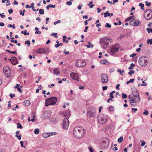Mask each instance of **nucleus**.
I'll use <instances>...</instances> for the list:
<instances>
[{
    "mask_svg": "<svg viewBox=\"0 0 152 152\" xmlns=\"http://www.w3.org/2000/svg\"><path fill=\"white\" fill-rule=\"evenodd\" d=\"M86 131L84 130L83 127L77 126L74 128L73 133L74 136L76 138L82 137L86 133Z\"/></svg>",
    "mask_w": 152,
    "mask_h": 152,
    "instance_id": "nucleus-1",
    "label": "nucleus"
},
{
    "mask_svg": "<svg viewBox=\"0 0 152 152\" xmlns=\"http://www.w3.org/2000/svg\"><path fill=\"white\" fill-rule=\"evenodd\" d=\"M58 100L56 97H51L47 99L45 103V106L48 107L50 105H54L56 102Z\"/></svg>",
    "mask_w": 152,
    "mask_h": 152,
    "instance_id": "nucleus-2",
    "label": "nucleus"
},
{
    "mask_svg": "<svg viewBox=\"0 0 152 152\" xmlns=\"http://www.w3.org/2000/svg\"><path fill=\"white\" fill-rule=\"evenodd\" d=\"M138 62L140 66L142 67H145L148 63V58L145 56H142L139 58Z\"/></svg>",
    "mask_w": 152,
    "mask_h": 152,
    "instance_id": "nucleus-3",
    "label": "nucleus"
},
{
    "mask_svg": "<svg viewBox=\"0 0 152 152\" xmlns=\"http://www.w3.org/2000/svg\"><path fill=\"white\" fill-rule=\"evenodd\" d=\"M102 82L104 83H106L108 81V77L106 74H102L101 75Z\"/></svg>",
    "mask_w": 152,
    "mask_h": 152,
    "instance_id": "nucleus-4",
    "label": "nucleus"
},
{
    "mask_svg": "<svg viewBox=\"0 0 152 152\" xmlns=\"http://www.w3.org/2000/svg\"><path fill=\"white\" fill-rule=\"evenodd\" d=\"M69 124V122L68 119L65 118L63 120V129H68Z\"/></svg>",
    "mask_w": 152,
    "mask_h": 152,
    "instance_id": "nucleus-5",
    "label": "nucleus"
},
{
    "mask_svg": "<svg viewBox=\"0 0 152 152\" xmlns=\"http://www.w3.org/2000/svg\"><path fill=\"white\" fill-rule=\"evenodd\" d=\"M145 16L149 17L148 19H151L152 17V10L151 9H149L146 10L144 13V17Z\"/></svg>",
    "mask_w": 152,
    "mask_h": 152,
    "instance_id": "nucleus-6",
    "label": "nucleus"
},
{
    "mask_svg": "<svg viewBox=\"0 0 152 152\" xmlns=\"http://www.w3.org/2000/svg\"><path fill=\"white\" fill-rule=\"evenodd\" d=\"M86 64L85 61L82 60H79L76 61L75 65L77 67H82L84 66Z\"/></svg>",
    "mask_w": 152,
    "mask_h": 152,
    "instance_id": "nucleus-7",
    "label": "nucleus"
},
{
    "mask_svg": "<svg viewBox=\"0 0 152 152\" xmlns=\"http://www.w3.org/2000/svg\"><path fill=\"white\" fill-rule=\"evenodd\" d=\"M96 110L94 109L91 110L87 113V116L88 117L92 118L96 115Z\"/></svg>",
    "mask_w": 152,
    "mask_h": 152,
    "instance_id": "nucleus-8",
    "label": "nucleus"
},
{
    "mask_svg": "<svg viewBox=\"0 0 152 152\" xmlns=\"http://www.w3.org/2000/svg\"><path fill=\"white\" fill-rule=\"evenodd\" d=\"M140 22L137 20H132L130 22V24L132 26H138L140 24Z\"/></svg>",
    "mask_w": 152,
    "mask_h": 152,
    "instance_id": "nucleus-9",
    "label": "nucleus"
},
{
    "mask_svg": "<svg viewBox=\"0 0 152 152\" xmlns=\"http://www.w3.org/2000/svg\"><path fill=\"white\" fill-rule=\"evenodd\" d=\"M70 76L73 79L77 80L78 81H79L78 76L77 74L74 72H72L70 73Z\"/></svg>",
    "mask_w": 152,
    "mask_h": 152,
    "instance_id": "nucleus-10",
    "label": "nucleus"
},
{
    "mask_svg": "<svg viewBox=\"0 0 152 152\" xmlns=\"http://www.w3.org/2000/svg\"><path fill=\"white\" fill-rule=\"evenodd\" d=\"M3 72L6 75H8L9 74V76L10 75L11 73V71L10 68L8 66H4L3 67Z\"/></svg>",
    "mask_w": 152,
    "mask_h": 152,
    "instance_id": "nucleus-11",
    "label": "nucleus"
},
{
    "mask_svg": "<svg viewBox=\"0 0 152 152\" xmlns=\"http://www.w3.org/2000/svg\"><path fill=\"white\" fill-rule=\"evenodd\" d=\"M36 51L37 53L38 54H42L44 53L47 54V52L46 50L45 49L42 48H38Z\"/></svg>",
    "mask_w": 152,
    "mask_h": 152,
    "instance_id": "nucleus-12",
    "label": "nucleus"
},
{
    "mask_svg": "<svg viewBox=\"0 0 152 152\" xmlns=\"http://www.w3.org/2000/svg\"><path fill=\"white\" fill-rule=\"evenodd\" d=\"M107 118L106 116L103 117L99 118L98 119L99 122L100 124H104L107 121Z\"/></svg>",
    "mask_w": 152,
    "mask_h": 152,
    "instance_id": "nucleus-13",
    "label": "nucleus"
},
{
    "mask_svg": "<svg viewBox=\"0 0 152 152\" xmlns=\"http://www.w3.org/2000/svg\"><path fill=\"white\" fill-rule=\"evenodd\" d=\"M118 45L117 44H116L114 45L113 46L110 50L111 53H115L118 51L119 49V47L115 46Z\"/></svg>",
    "mask_w": 152,
    "mask_h": 152,
    "instance_id": "nucleus-14",
    "label": "nucleus"
},
{
    "mask_svg": "<svg viewBox=\"0 0 152 152\" xmlns=\"http://www.w3.org/2000/svg\"><path fill=\"white\" fill-rule=\"evenodd\" d=\"M62 114L65 117H69L71 114V111L69 109L62 113Z\"/></svg>",
    "mask_w": 152,
    "mask_h": 152,
    "instance_id": "nucleus-15",
    "label": "nucleus"
},
{
    "mask_svg": "<svg viewBox=\"0 0 152 152\" xmlns=\"http://www.w3.org/2000/svg\"><path fill=\"white\" fill-rule=\"evenodd\" d=\"M17 58L15 57H12L9 60L11 62L12 64L14 65H16L15 61Z\"/></svg>",
    "mask_w": 152,
    "mask_h": 152,
    "instance_id": "nucleus-16",
    "label": "nucleus"
},
{
    "mask_svg": "<svg viewBox=\"0 0 152 152\" xmlns=\"http://www.w3.org/2000/svg\"><path fill=\"white\" fill-rule=\"evenodd\" d=\"M135 101L136 102L139 103L140 101V99L139 94L138 95H133Z\"/></svg>",
    "mask_w": 152,
    "mask_h": 152,
    "instance_id": "nucleus-17",
    "label": "nucleus"
},
{
    "mask_svg": "<svg viewBox=\"0 0 152 152\" xmlns=\"http://www.w3.org/2000/svg\"><path fill=\"white\" fill-rule=\"evenodd\" d=\"M108 40V39L106 37H104V38H101L100 39V42L105 44L106 42H107Z\"/></svg>",
    "mask_w": 152,
    "mask_h": 152,
    "instance_id": "nucleus-18",
    "label": "nucleus"
},
{
    "mask_svg": "<svg viewBox=\"0 0 152 152\" xmlns=\"http://www.w3.org/2000/svg\"><path fill=\"white\" fill-rule=\"evenodd\" d=\"M132 94L133 95H138L139 93L136 88H132Z\"/></svg>",
    "mask_w": 152,
    "mask_h": 152,
    "instance_id": "nucleus-19",
    "label": "nucleus"
},
{
    "mask_svg": "<svg viewBox=\"0 0 152 152\" xmlns=\"http://www.w3.org/2000/svg\"><path fill=\"white\" fill-rule=\"evenodd\" d=\"M60 71L59 69L55 68L53 70V74L57 75L60 73Z\"/></svg>",
    "mask_w": 152,
    "mask_h": 152,
    "instance_id": "nucleus-20",
    "label": "nucleus"
},
{
    "mask_svg": "<svg viewBox=\"0 0 152 152\" xmlns=\"http://www.w3.org/2000/svg\"><path fill=\"white\" fill-rule=\"evenodd\" d=\"M23 103L26 106H28L30 104V102L28 100H26L24 101Z\"/></svg>",
    "mask_w": 152,
    "mask_h": 152,
    "instance_id": "nucleus-21",
    "label": "nucleus"
},
{
    "mask_svg": "<svg viewBox=\"0 0 152 152\" xmlns=\"http://www.w3.org/2000/svg\"><path fill=\"white\" fill-rule=\"evenodd\" d=\"M42 136L45 138H47L50 136L48 133H44L42 134Z\"/></svg>",
    "mask_w": 152,
    "mask_h": 152,
    "instance_id": "nucleus-22",
    "label": "nucleus"
},
{
    "mask_svg": "<svg viewBox=\"0 0 152 152\" xmlns=\"http://www.w3.org/2000/svg\"><path fill=\"white\" fill-rule=\"evenodd\" d=\"M93 3V1H91L89 2V3L88 4V5L89 6V7L90 8H92L94 6V4H92Z\"/></svg>",
    "mask_w": 152,
    "mask_h": 152,
    "instance_id": "nucleus-23",
    "label": "nucleus"
},
{
    "mask_svg": "<svg viewBox=\"0 0 152 152\" xmlns=\"http://www.w3.org/2000/svg\"><path fill=\"white\" fill-rule=\"evenodd\" d=\"M107 60L106 59H104L101 60L100 63L101 64H106Z\"/></svg>",
    "mask_w": 152,
    "mask_h": 152,
    "instance_id": "nucleus-24",
    "label": "nucleus"
},
{
    "mask_svg": "<svg viewBox=\"0 0 152 152\" xmlns=\"http://www.w3.org/2000/svg\"><path fill=\"white\" fill-rule=\"evenodd\" d=\"M131 104L133 106H134L135 105H136V103L137 102H136L135 101V99L134 100H133L132 101H131L130 102Z\"/></svg>",
    "mask_w": 152,
    "mask_h": 152,
    "instance_id": "nucleus-25",
    "label": "nucleus"
},
{
    "mask_svg": "<svg viewBox=\"0 0 152 152\" xmlns=\"http://www.w3.org/2000/svg\"><path fill=\"white\" fill-rule=\"evenodd\" d=\"M6 51L10 53H11L12 54H17L16 52L17 51L16 50L15 51H11L8 50H6Z\"/></svg>",
    "mask_w": 152,
    "mask_h": 152,
    "instance_id": "nucleus-26",
    "label": "nucleus"
},
{
    "mask_svg": "<svg viewBox=\"0 0 152 152\" xmlns=\"http://www.w3.org/2000/svg\"><path fill=\"white\" fill-rule=\"evenodd\" d=\"M27 31L26 30H25L24 31H22L21 32V33L22 34H24L25 35H29V33L28 32L26 33Z\"/></svg>",
    "mask_w": 152,
    "mask_h": 152,
    "instance_id": "nucleus-27",
    "label": "nucleus"
},
{
    "mask_svg": "<svg viewBox=\"0 0 152 152\" xmlns=\"http://www.w3.org/2000/svg\"><path fill=\"white\" fill-rule=\"evenodd\" d=\"M139 6L140 7H141V9L142 10H144V5L142 4V3H140L139 4Z\"/></svg>",
    "mask_w": 152,
    "mask_h": 152,
    "instance_id": "nucleus-28",
    "label": "nucleus"
},
{
    "mask_svg": "<svg viewBox=\"0 0 152 152\" xmlns=\"http://www.w3.org/2000/svg\"><path fill=\"white\" fill-rule=\"evenodd\" d=\"M135 65L134 64L132 63L131 64V66L129 67V69H131L134 68V67L135 66Z\"/></svg>",
    "mask_w": 152,
    "mask_h": 152,
    "instance_id": "nucleus-29",
    "label": "nucleus"
},
{
    "mask_svg": "<svg viewBox=\"0 0 152 152\" xmlns=\"http://www.w3.org/2000/svg\"><path fill=\"white\" fill-rule=\"evenodd\" d=\"M115 93V91H112V92H111L110 93V98H111L113 99V98L114 96H113V93Z\"/></svg>",
    "mask_w": 152,
    "mask_h": 152,
    "instance_id": "nucleus-30",
    "label": "nucleus"
},
{
    "mask_svg": "<svg viewBox=\"0 0 152 152\" xmlns=\"http://www.w3.org/2000/svg\"><path fill=\"white\" fill-rule=\"evenodd\" d=\"M123 140V137L122 136H121L118 139V142L119 143H121L122 142Z\"/></svg>",
    "mask_w": 152,
    "mask_h": 152,
    "instance_id": "nucleus-31",
    "label": "nucleus"
},
{
    "mask_svg": "<svg viewBox=\"0 0 152 152\" xmlns=\"http://www.w3.org/2000/svg\"><path fill=\"white\" fill-rule=\"evenodd\" d=\"M17 127L18 128L22 129L23 127L21 124L19 123H17Z\"/></svg>",
    "mask_w": 152,
    "mask_h": 152,
    "instance_id": "nucleus-32",
    "label": "nucleus"
},
{
    "mask_svg": "<svg viewBox=\"0 0 152 152\" xmlns=\"http://www.w3.org/2000/svg\"><path fill=\"white\" fill-rule=\"evenodd\" d=\"M122 98L123 99H126L127 98V95L124 93H122Z\"/></svg>",
    "mask_w": 152,
    "mask_h": 152,
    "instance_id": "nucleus-33",
    "label": "nucleus"
},
{
    "mask_svg": "<svg viewBox=\"0 0 152 152\" xmlns=\"http://www.w3.org/2000/svg\"><path fill=\"white\" fill-rule=\"evenodd\" d=\"M39 132V129H36L34 131V132L35 134H38Z\"/></svg>",
    "mask_w": 152,
    "mask_h": 152,
    "instance_id": "nucleus-34",
    "label": "nucleus"
},
{
    "mask_svg": "<svg viewBox=\"0 0 152 152\" xmlns=\"http://www.w3.org/2000/svg\"><path fill=\"white\" fill-rule=\"evenodd\" d=\"M134 73V71L133 70H131L129 72L128 74L131 76L132 74Z\"/></svg>",
    "mask_w": 152,
    "mask_h": 152,
    "instance_id": "nucleus-35",
    "label": "nucleus"
},
{
    "mask_svg": "<svg viewBox=\"0 0 152 152\" xmlns=\"http://www.w3.org/2000/svg\"><path fill=\"white\" fill-rule=\"evenodd\" d=\"M39 13L41 15L43 14L44 13V10L42 9H40L39 10Z\"/></svg>",
    "mask_w": 152,
    "mask_h": 152,
    "instance_id": "nucleus-36",
    "label": "nucleus"
},
{
    "mask_svg": "<svg viewBox=\"0 0 152 152\" xmlns=\"http://www.w3.org/2000/svg\"><path fill=\"white\" fill-rule=\"evenodd\" d=\"M25 44H27L28 47L30 46V41L29 40H28L25 41Z\"/></svg>",
    "mask_w": 152,
    "mask_h": 152,
    "instance_id": "nucleus-37",
    "label": "nucleus"
},
{
    "mask_svg": "<svg viewBox=\"0 0 152 152\" xmlns=\"http://www.w3.org/2000/svg\"><path fill=\"white\" fill-rule=\"evenodd\" d=\"M51 36H54L56 38H57L58 37L57 34V33H52L51 34Z\"/></svg>",
    "mask_w": 152,
    "mask_h": 152,
    "instance_id": "nucleus-38",
    "label": "nucleus"
},
{
    "mask_svg": "<svg viewBox=\"0 0 152 152\" xmlns=\"http://www.w3.org/2000/svg\"><path fill=\"white\" fill-rule=\"evenodd\" d=\"M105 27L106 28H110L111 27V25L108 23H106L105 25Z\"/></svg>",
    "mask_w": 152,
    "mask_h": 152,
    "instance_id": "nucleus-39",
    "label": "nucleus"
},
{
    "mask_svg": "<svg viewBox=\"0 0 152 152\" xmlns=\"http://www.w3.org/2000/svg\"><path fill=\"white\" fill-rule=\"evenodd\" d=\"M147 43H150L151 45L152 44V39H148L147 40Z\"/></svg>",
    "mask_w": 152,
    "mask_h": 152,
    "instance_id": "nucleus-40",
    "label": "nucleus"
},
{
    "mask_svg": "<svg viewBox=\"0 0 152 152\" xmlns=\"http://www.w3.org/2000/svg\"><path fill=\"white\" fill-rule=\"evenodd\" d=\"M135 18V16L134 15H133L130 16L127 18L126 19H134Z\"/></svg>",
    "mask_w": 152,
    "mask_h": 152,
    "instance_id": "nucleus-41",
    "label": "nucleus"
},
{
    "mask_svg": "<svg viewBox=\"0 0 152 152\" xmlns=\"http://www.w3.org/2000/svg\"><path fill=\"white\" fill-rule=\"evenodd\" d=\"M108 42H106L104 45H103V48H106L108 46Z\"/></svg>",
    "mask_w": 152,
    "mask_h": 152,
    "instance_id": "nucleus-42",
    "label": "nucleus"
},
{
    "mask_svg": "<svg viewBox=\"0 0 152 152\" xmlns=\"http://www.w3.org/2000/svg\"><path fill=\"white\" fill-rule=\"evenodd\" d=\"M48 133L49 134V135H50V136L53 135H55L57 134L55 132Z\"/></svg>",
    "mask_w": 152,
    "mask_h": 152,
    "instance_id": "nucleus-43",
    "label": "nucleus"
},
{
    "mask_svg": "<svg viewBox=\"0 0 152 152\" xmlns=\"http://www.w3.org/2000/svg\"><path fill=\"white\" fill-rule=\"evenodd\" d=\"M109 110L110 111H114V108L113 106H111L109 107Z\"/></svg>",
    "mask_w": 152,
    "mask_h": 152,
    "instance_id": "nucleus-44",
    "label": "nucleus"
},
{
    "mask_svg": "<svg viewBox=\"0 0 152 152\" xmlns=\"http://www.w3.org/2000/svg\"><path fill=\"white\" fill-rule=\"evenodd\" d=\"M146 30L148 31V32L149 33L151 32V31L152 29L151 28H146Z\"/></svg>",
    "mask_w": 152,
    "mask_h": 152,
    "instance_id": "nucleus-45",
    "label": "nucleus"
},
{
    "mask_svg": "<svg viewBox=\"0 0 152 152\" xmlns=\"http://www.w3.org/2000/svg\"><path fill=\"white\" fill-rule=\"evenodd\" d=\"M144 111L143 113L145 115H147L148 114V111H147L146 110H145Z\"/></svg>",
    "mask_w": 152,
    "mask_h": 152,
    "instance_id": "nucleus-46",
    "label": "nucleus"
},
{
    "mask_svg": "<svg viewBox=\"0 0 152 152\" xmlns=\"http://www.w3.org/2000/svg\"><path fill=\"white\" fill-rule=\"evenodd\" d=\"M88 148L90 152H94V151L93 150L92 148L91 147H88Z\"/></svg>",
    "mask_w": 152,
    "mask_h": 152,
    "instance_id": "nucleus-47",
    "label": "nucleus"
},
{
    "mask_svg": "<svg viewBox=\"0 0 152 152\" xmlns=\"http://www.w3.org/2000/svg\"><path fill=\"white\" fill-rule=\"evenodd\" d=\"M94 46L93 45H91V46L88 44V45H86V47L87 48H92Z\"/></svg>",
    "mask_w": 152,
    "mask_h": 152,
    "instance_id": "nucleus-48",
    "label": "nucleus"
},
{
    "mask_svg": "<svg viewBox=\"0 0 152 152\" xmlns=\"http://www.w3.org/2000/svg\"><path fill=\"white\" fill-rule=\"evenodd\" d=\"M66 4L67 5L70 6L72 5V2L71 1H68L66 2Z\"/></svg>",
    "mask_w": 152,
    "mask_h": 152,
    "instance_id": "nucleus-49",
    "label": "nucleus"
},
{
    "mask_svg": "<svg viewBox=\"0 0 152 152\" xmlns=\"http://www.w3.org/2000/svg\"><path fill=\"white\" fill-rule=\"evenodd\" d=\"M4 14V13H3L2 14L0 13V16H1V18H3L5 17V15Z\"/></svg>",
    "mask_w": 152,
    "mask_h": 152,
    "instance_id": "nucleus-50",
    "label": "nucleus"
},
{
    "mask_svg": "<svg viewBox=\"0 0 152 152\" xmlns=\"http://www.w3.org/2000/svg\"><path fill=\"white\" fill-rule=\"evenodd\" d=\"M8 11L10 14H11L13 12V10L12 9H10L8 10Z\"/></svg>",
    "mask_w": 152,
    "mask_h": 152,
    "instance_id": "nucleus-51",
    "label": "nucleus"
},
{
    "mask_svg": "<svg viewBox=\"0 0 152 152\" xmlns=\"http://www.w3.org/2000/svg\"><path fill=\"white\" fill-rule=\"evenodd\" d=\"M20 143L21 144V146L22 147H23L25 148H26V147L23 146V142L22 141H20Z\"/></svg>",
    "mask_w": 152,
    "mask_h": 152,
    "instance_id": "nucleus-52",
    "label": "nucleus"
},
{
    "mask_svg": "<svg viewBox=\"0 0 152 152\" xmlns=\"http://www.w3.org/2000/svg\"><path fill=\"white\" fill-rule=\"evenodd\" d=\"M10 96L11 98H13L15 96V95L14 94H12L11 93L10 94Z\"/></svg>",
    "mask_w": 152,
    "mask_h": 152,
    "instance_id": "nucleus-53",
    "label": "nucleus"
},
{
    "mask_svg": "<svg viewBox=\"0 0 152 152\" xmlns=\"http://www.w3.org/2000/svg\"><path fill=\"white\" fill-rule=\"evenodd\" d=\"M140 142H141V146H143L145 144V142L143 141H141Z\"/></svg>",
    "mask_w": 152,
    "mask_h": 152,
    "instance_id": "nucleus-54",
    "label": "nucleus"
},
{
    "mask_svg": "<svg viewBox=\"0 0 152 152\" xmlns=\"http://www.w3.org/2000/svg\"><path fill=\"white\" fill-rule=\"evenodd\" d=\"M107 86H103L102 87V90L103 91H105L107 89Z\"/></svg>",
    "mask_w": 152,
    "mask_h": 152,
    "instance_id": "nucleus-55",
    "label": "nucleus"
},
{
    "mask_svg": "<svg viewBox=\"0 0 152 152\" xmlns=\"http://www.w3.org/2000/svg\"><path fill=\"white\" fill-rule=\"evenodd\" d=\"M50 7L54 8L56 7V5H52L51 4H50L49 5Z\"/></svg>",
    "mask_w": 152,
    "mask_h": 152,
    "instance_id": "nucleus-56",
    "label": "nucleus"
},
{
    "mask_svg": "<svg viewBox=\"0 0 152 152\" xmlns=\"http://www.w3.org/2000/svg\"><path fill=\"white\" fill-rule=\"evenodd\" d=\"M20 86V85L18 84H17L16 85V86L15 87V88H19V87Z\"/></svg>",
    "mask_w": 152,
    "mask_h": 152,
    "instance_id": "nucleus-57",
    "label": "nucleus"
},
{
    "mask_svg": "<svg viewBox=\"0 0 152 152\" xmlns=\"http://www.w3.org/2000/svg\"><path fill=\"white\" fill-rule=\"evenodd\" d=\"M110 101H113V100L112 99V98H111L110 97V98L109 99L107 100V102L108 103L110 102Z\"/></svg>",
    "mask_w": 152,
    "mask_h": 152,
    "instance_id": "nucleus-58",
    "label": "nucleus"
},
{
    "mask_svg": "<svg viewBox=\"0 0 152 152\" xmlns=\"http://www.w3.org/2000/svg\"><path fill=\"white\" fill-rule=\"evenodd\" d=\"M88 27L87 26H86L85 28V29L84 31L85 32H87V30L88 28Z\"/></svg>",
    "mask_w": 152,
    "mask_h": 152,
    "instance_id": "nucleus-59",
    "label": "nucleus"
},
{
    "mask_svg": "<svg viewBox=\"0 0 152 152\" xmlns=\"http://www.w3.org/2000/svg\"><path fill=\"white\" fill-rule=\"evenodd\" d=\"M11 41L12 42H14L15 43H17L18 42L17 40H11Z\"/></svg>",
    "mask_w": 152,
    "mask_h": 152,
    "instance_id": "nucleus-60",
    "label": "nucleus"
},
{
    "mask_svg": "<svg viewBox=\"0 0 152 152\" xmlns=\"http://www.w3.org/2000/svg\"><path fill=\"white\" fill-rule=\"evenodd\" d=\"M119 86H120L119 84H118L117 85V86H116V88L117 89L119 90V89H120V88H119Z\"/></svg>",
    "mask_w": 152,
    "mask_h": 152,
    "instance_id": "nucleus-61",
    "label": "nucleus"
},
{
    "mask_svg": "<svg viewBox=\"0 0 152 152\" xmlns=\"http://www.w3.org/2000/svg\"><path fill=\"white\" fill-rule=\"evenodd\" d=\"M115 70L114 68H112L110 69V72H113Z\"/></svg>",
    "mask_w": 152,
    "mask_h": 152,
    "instance_id": "nucleus-62",
    "label": "nucleus"
},
{
    "mask_svg": "<svg viewBox=\"0 0 152 152\" xmlns=\"http://www.w3.org/2000/svg\"><path fill=\"white\" fill-rule=\"evenodd\" d=\"M134 78H132V79H131L130 80H129V82H130V83H133L134 82Z\"/></svg>",
    "mask_w": 152,
    "mask_h": 152,
    "instance_id": "nucleus-63",
    "label": "nucleus"
},
{
    "mask_svg": "<svg viewBox=\"0 0 152 152\" xmlns=\"http://www.w3.org/2000/svg\"><path fill=\"white\" fill-rule=\"evenodd\" d=\"M136 53H133L131 55H130V57H134L136 55Z\"/></svg>",
    "mask_w": 152,
    "mask_h": 152,
    "instance_id": "nucleus-64",
    "label": "nucleus"
}]
</instances>
